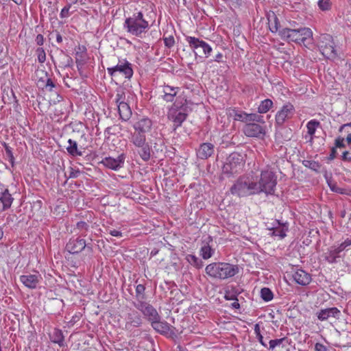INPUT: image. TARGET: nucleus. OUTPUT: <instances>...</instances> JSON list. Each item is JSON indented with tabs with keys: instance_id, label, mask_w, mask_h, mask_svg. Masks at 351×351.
Returning a JSON list of instances; mask_svg holds the SVG:
<instances>
[{
	"instance_id": "nucleus-1",
	"label": "nucleus",
	"mask_w": 351,
	"mask_h": 351,
	"mask_svg": "<svg viewBox=\"0 0 351 351\" xmlns=\"http://www.w3.org/2000/svg\"><path fill=\"white\" fill-rule=\"evenodd\" d=\"M205 271L211 278L226 280L237 274L239 271V267L237 265L217 262L208 265L206 267Z\"/></svg>"
},
{
	"instance_id": "nucleus-2",
	"label": "nucleus",
	"mask_w": 351,
	"mask_h": 351,
	"mask_svg": "<svg viewBox=\"0 0 351 351\" xmlns=\"http://www.w3.org/2000/svg\"><path fill=\"white\" fill-rule=\"evenodd\" d=\"M280 38L288 43L294 42L295 43L305 45V42L312 38L313 32L310 28L300 27L292 29L283 27L279 30Z\"/></svg>"
},
{
	"instance_id": "nucleus-3",
	"label": "nucleus",
	"mask_w": 351,
	"mask_h": 351,
	"mask_svg": "<svg viewBox=\"0 0 351 351\" xmlns=\"http://www.w3.org/2000/svg\"><path fill=\"white\" fill-rule=\"evenodd\" d=\"M276 184L277 176L274 172L262 171L259 181L256 182V194L264 193L266 195H274Z\"/></svg>"
},
{
	"instance_id": "nucleus-4",
	"label": "nucleus",
	"mask_w": 351,
	"mask_h": 351,
	"mask_svg": "<svg viewBox=\"0 0 351 351\" xmlns=\"http://www.w3.org/2000/svg\"><path fill=\"white\" fill-rule=\"evenodd\" d=\"M245 165L244 156L239 152L231 153L226 160L222 172L228 178L232 176L234 174L239 173Z\"/></svg>"
},
{
	"instance_id": "nucleus-5",
	"label": "nucleus",
	"mask_w": 351,
	"mask_h": 351,
	"mask_svg": "<svg viewBox=\"0 0 351 351\" xmlns=\"http://www.w3.org/2000/svg\"><path fill=\"white\" fill-rule=\"evenodd\" d=\"M123 27L129 33L138 36L148 28L149 23L143 19V14L138 12L125 20Z\"/></svg>"
},
{
	"instance_id": "nucleus-6",
	"label": "nucleus",
	"mask_w": 351,
	"mask_h": 351,
	"mask_svg": "<svg viewBox=\"0 0 351 351\" xmlns=\"http://www.w3.org/2000/svg\"><path fill=\"white\" fill-rule=\"evenodd\" d=\"M256 182H252L248 177L240 176L230 187V192L238 197H247L255 195Z\"/></svg>"
},
{
	"instance_id": "nucleus-7",
	"label": "nucleus",
	"mask_w": 351,
	"mask_h": 351,
	"mask_svg": "<svg viewBox=\"0 0 351 351\" xmlns=\"http://www.w3.org/2000/svg\"><path fill=\"white\" fill-rule=\"evenodd\" d=\"M318 48L322 54L327 59H335L337 57L332 36L328 34H321L319 38Z\"/></svg>"
},
{
	"instance_id": "nucleus-8",
	"label": "nucleus",
	"mask_w": 351,
	"mask_h": 351,
	"mask_svg": "<svg viewBox=\"0 0 351 351\" xmlns=\"http://www.w3.org/2000/svg\"><path fill=\"white\" fill-rule=\"evenodd\" d=\"M186 40L196 57L199 56L205 58L209 57L213 49L207 43L193 36H186Z\"/></svg>"
},
{
	"instance_id": "nucleus-9",
	"label": "nucleus",
	"mask_w": 351,
	"mask_h": 351,
	"mask_svg": "<svg viewBox=\"0 0 351 351\" xmlns=\"http://www.w3.org/2000/svg\"><path fill=\"white\" fill-rule=\"evenodd\" d=\"M107 71L112 77L114 76L117 72H119L127 79H130L134 73L132 64L125 59L119 60L117 65L108 68Z\"/></svg>"
},
{
	"instance_id": "nucleus-10",
	"label": "nucleus",
	"mask_w": 351,
	"mask_h": 351,
	"mask_svg": "<svg viewBox=\"0 0 351 351\" xmlns=\"http://www.w3.org/2000/svg\"><path fill=\"white\" fill-rule=\"evenodd\" d=\"M133 305L143 313L150 323L155 319L161 318L156 309L146 301L143 302H133Z\"/></svg>"
},
{
	"instance_id": "nucleus-11",
	"label": "nucleus",
	"mask_w": 351,
	"mask_h": 351,
	"mask_svg": "<svg viewBox=\"0 0 351 351\" xmlns=\"http://www.w3.org/2000/svg\"><path fill=\"white\" fill-rule=\"evenodd\" d=\"M152 328L158 333L174 339L177 337L175 332L176 328L169 324L166 321H160V319H155L151 322Z\"/></svg>"
},
{
	"instance_id": "nucleus-12",
	"label": "nucleus",
	"mask_w": 351,
	"mask_h": 351,
	"mask_svg": "<svg viewBox=\"0 0 351 351\" xmlns=\"http://www.w3.org/2000/svg\"><path fill=\"white\" fill-rule=\"evenodd\" d=\"M242 131L247 137L262 138L265 135V129L256 123H248L243 126Z\"/></svg>"
},
{
	"instance_id": "nucleus-13",
	"label": "nucleus",
	"mask_w": 351,
	"mask_h": 351,
	"mask_svg": "<svg viewBox=\"0 0 351 351\" xmlns=\"http://www.w3.org/2000/svg\"><path fill=\"white\" fill-rule=\"evenodd\" d=\"M295 110L292 104L288 102L285 104L276 114V124L282 125L287 119L291 118L295 114Z\"/></svg>"
},
{
	"instance_id": "nucleus-14",
	"label": "nucleus",
	"mask_w": 351,
	"mask_h": 351,
	"mask_svg": "<svg viewBox=\"0 0 351 351\" xmlns=\"http://www.w3.org/2000/svg\"><path fill=\"white\" fill-rule=\"evenodd\" d=\"M86 247V241L80 237L71 238L66 244L65 250L70 254H79Z\"/></svg>"
},
{
	"instance_id": "nucleus-15",
	"label": "nucleus",
	"mask_w": 351,
	"mask_h": 351,
	"mask_svg": "<svg viewBox=\"0 0 351 351\" xmlns=\"http://www.w3.org/2000/svg\"><path fill=\"white\" fill-rule=\"evenodd\" d=\"M125 159V154H121L119 156H118L117 158H116L110 156L106 157L101 161V163L103 164L107 168L117 171L123 167Z\"/></svg>"
},
{
	"instance_id": "nucleus-16",
	"label": "nucleus",
	"mask_w": 351,
	"mask_h": 351,
	"mask_svg": "<svg viewBox=\"0 0 351 351\" xmlns=\"http://www.w3.org/2000/svg\"><path fill=\"white\" fill-rule=\"evenodd\" d=\"M267 229L272 231L271 233V236H278L280 239H284L286 237V232L288 231V223L281 222L280 220L276 219L272 223V226H267Z\"/></svg>"
},
{
	"instance_id": "nucleus-17",
	"label": "nucleus",
	"mask_w": 351,
	"mask_h": 351,
	"mask_svg": "<svg viewBox=\"0 0 351 351\" xmlns=\"http://www.w3.org/2000/svg\"><path fill=\"white\" fill-rule=\"evenodd\" d=\"M152 145V153L153 157L157 158L163 155L166 148L164 139L161 137H156L154 140H151L149 143Z\"/></svg>"
},
{
	"instance_id": "nucleus-18",
	"label": "nucleus",
	"mask_w": 351,
	"mask_h": 351,
	"mask_svg": "<svg viewBox=\"0 0 351 351\" xmlns=\"http://www.w3.org/2000/svg\"><path fill=\"white\" fill-rule=\"evenodd\" d=\"M341 314V311L337 307L321 309L317 313V318L320 321L327 320L330 317L339 319Z\"/></svg>"
},
{
	"instance_id": "nucleus-19",
	"label": "nucleus",
	"mask_w": 351,
	"mask_h": 351,
	"mask_svg": "<svg viewBox=\"0 0 351 351\" xmlns=\"http://www.w3.org/2000/svg\"><path fill=\"white\" fill-rule=\"evenodd\" d=\"M174 107L178 110L175 112V114L173 115L174 125L176 127L181 126L182 123L186 120L188 114L186 110L188 106L182 105L178 106L176 103L173 104Z\"/></svg>"
},
{
	"instance_id": "nucleus-20",
	"label": "nucleus",
	"mask_w": 351,
	"mask_h": 351,
	"mask_svg": "<svg viewBox=\"0 0 351 351\" xmlns=\"http://www.w3.org/2000/svg\"><path fill=\"white\" fill-rule=\"evenodd\" d=\"M214 149L215 147L213 144L210 143H203L197 150V156L202 160L207 159L213 154Z\"/></svg>"
},
{
	"instance_id": "nucleus-21",
	"label": "nucleus",
	"mask_w": 351,
	"mask_h": 351,
	"mask_svg": "<svg viewBox=\"0 0 351 351\" xmlns=\"http://www.w3.org/2000/svg\"><path fill=\"white\" fill-rule=\"evenodd\" d=\"M40 276L38 274H27L20 276V281L29 289H36L40 282Z\"/></svg>"
},
{
	"instance_id": "nucleus-22",
	"label": "nucleus",
	"mask_w": 351,
	"mask_h": 351,
	"mask_svg": "<svg viewBox=\"0 0 351 351\" xmlns=\"http://www.w3.org/2000/svg\"><path fill=\"white\" fill-rule=\"evenodd\" d=\"M294 280L300 285H308L311 281V276L303 269H298L293 275Z\"/></svg>"
},
{
	"instance_id": "nucleus-23",
	"label": "nucleus",
	"mask_w": 351,
	"mask_h": 351,
	"mask_svg": "<svg viewBox=\"0 0 351 351\" xmlns=\"http://www.w3.org/2000/svg\"><path fill=\"white\" fill-rule=\"evenodd\" d=\"M149 144L150 143L146 142L144 145H140L137 147L138 148L137 152L144 162H147L153 158L152 145Z\"/></svg>"
},
{
	"instance_id": "nucleus-24",
	"label": "nucleus",
	"mask_w": 351,
	"mask_h": 351,
	"mask_svg": "<svg viewBox=\"0 0 351 351\" xmlns=\"http://www.w3.org/2000/svg\"><path fill=\"white\" fill-rule=\"evenodd\" d=\"M341 253L338 251L335 246H332L328 249V251L324 254V259L328 263L335 264L339 261L341 257Z\"/></svg>"
},
{
	"instance_id": "nucleus-25",
	"label": "nucleus",
	"mask_w": 351,
	"mask_h": 351,
	"mask_svg": "<svg viewBox=\"0 0 351 351\" xmlns=\"http://www.w3.org/2000/svg\"><path fill=\"white\" fill-rule=\"evenodd\" d=\"M14 201V198L10 193L9 190L5 189L0 193V202L2 204V210H7L9 209Z\"/></svg>"
},
{
	"instance_id": "nucleus-26",
	"label": "nucleus",
	"mask_w": 351,
	"mask_h": 351,
	"mask_svg": "<svg viewBox=\"0 0 351 351\" xmlns=\"http://www.w3.org/2000/svg\"><path fill=\"white\" fill-rule=\"evenodd\" d=\"M49 339L51 342L57 343L60 347H64V337L60 329L54 328L53 332L49 334Z\"/></svg>"
},
{
	"instance_id": "nucleus-27",
	"label": "nucleus",
	"mask_w": 351,
	"mask_h": 351,
	"mask_svg": "<svg viewBox=\"0 0 351 351\" xmlns=\"http://www.w3.org/2000/svg\"><path fill=\"white\" fill-rule=\"evenodd\" d=\"M243 289L239 287L230 286L225 290L224 298L226 300H238L237 296L242 292Z\"/></svg>"
},
{
	"instance_id": "nucleus-28",
	"label": "nucleus",
	"mask_w": 351,
	"mask_h": 351,
	"mask_svg": "<svg viewBox=\"0 0 351 351\" xmlns=\"http://www.w3.org/2000/svg\"><path fill=\"white\" fill-rule=\"evenodd\" d=\"M120 119L124 121L130 119L132 115V110L127 103H121L117 105Z\"/></svg>"
},
{
	"instance_id": "nucleus-29",
	"label": "nucleus",
	"mask_w": 351,
	"mask_h": 351,
	"mask_svg": "<svg viewBox=\"0 0 351 351\" xmlns=\"http://www.w3.org/2000/svg\"><path fill=\"white\" fill-rule=\"evenodd\" d=\"M291 343V340L287 337H282L280 339H271L269 340V350H273L276 347L281 346L282 348H285L287 346H289Z\"/></svg>"
},
{
	"instance_id": "nucleus-30",
	"label": "nucleus",
	"mask_w": 351,
	"mask_h": 351,
	"mask_svg": "<svg viewBox=\"0 0 351 351\" xmlns=\"http://www.w3.org/2000/svg\"><path fill=\"white\" fill-rule=\"evenodd\" d=\"M68 144L69 145L66 147V149L69 155L73 157L83 155V152L78 149L77 143L75 141L69 139Z\"/></svg>"
},
{
	"instance_id": "nucleus-31",
	"label": "nucleus",
	"mask_w": 351,
	"mask_h": 351,
	"mask_svg": "<svg viewBox=\"0 0 351 351\" xmlns=\"http://www.w3.org/2000/svg\"><path fill=\"white\" fill-rule=\"evenodd\" d=\"M142 324L141 317L137 313L129 314L128 321L126 324V328L129 326L133 327H139Z\"/></svg>"
},
{
	"instance_id": "nucleus-32",
	"label": "nucleus",
	"mask_w": 351,
	"mask_h": 351,
	"mask_svg": "<svg viewBox=\"0 0 351 351\" xmlns=\"http://www.w3.org/2000/svg\"><path fill=\"white\" fill-rule=\"evenodd\" d=\"M135 292L136 300L135 302H143L145 301L147 297L145 295V287L143 285L139 284L136 285Z\"/></svg>"
},
{
	"instance_id": "nucleus-33",
	"label": "nucleus",
	"mask_w": 351,
	"mask_h": 351,
	"mask_svg": "<svg viewBox=\"0 0 351 351\" xmlns=\"http://www.w3.org/2000/svg\"><path fill=\"white\" fill-rule=\"evenodd\" d=\"M273 101L270 99L262 101L258 107V112L263 114L267 112L273 106Z\"/></svg>"
},
{
	"instance_id": "nucleus-34",
	"label": "nucleus",
	"mask_w": 351,
	"mask_h": 351,
	"mask_svg": "<svg viewBox=\"0 0 351 351\" xmlns=\"http://www.w3.org/2000/svg\"><path fill=\"white\" fill-rule=\"evenodd\" d=\"M134 125L140 127L143 130L149 132L152 126V121L150 119L145 117L138 120L134 123Z\"/></svg>"
},
{
	"instance_id": "nucleus-35",
	"label": "nucleus",
	"mask_w": 351,
	"mask_h": 351,
	"mask_svg": "<svg viewBox=\"0 0 351 351\" xmlns=\"http://www.w3.org/2000/svg\"><path fill=\"white\" fill-rule=\"evenodd\" d=\"M302 164L304 167L309 168L316 173L320 172L322 165L319 162L315 160H304L302 161Z\"/></svg>"
},
{
	"instance_id": "nucleus-36",
	"label": "nucleus",
	"mask_w": 351,
	"mask_h": 351,
	"mask_svg": "<svg viewBox=\"0 0 351 351\" xmlns=\"http://www.w3.org/2000/svg\"><path fill=\"white\" fill-rule=\"evenodd\" d=\"M131 142L135 147H138L140 145H144V143H146V136L134 132L132 134Z\"/></svg>"
},
{
	"instance_id": "nucleus-37",
	"label": "nucleus",
	"mask_w": 351,
	"mask_h": 351,
	"mask_svg": "<svg viewBox=\"0 0 351 351\" xmlns=\"http://www.w3.org/2000/svg\"><path fill=\"white\" fill-rule=\"evenodd\" d=\"M325 177L327 180L328 184L332 191L339 194H347L346 189L338 186L336 183H333L328 180L326 171H325Z\"/></svg>"
},
{
	"instance_id": "nucleus-38",
	"label": "nucleus",
	"mask_w": 351,
	"mask_h": 351,
	"mask_svg": "<svg viewBox=\"0 0 351 351\" xmlns=\"http://www.w3.org/2000/svg\"><path fill=\"white\" fill-rule=\"evenodd\" d=\"M248 123H265V121L262 115L257 113H250L247 114L246 124H248Z\"/></svg>"
},
{
	"instance_id": "nucleus-39",
	"label": "nucleus",
	"mask_w": 351,
	"mask_h": 351,
	"mask_svg": "<svg viewBox=\"0 0 351 351\" xmlns=\"http://www.w3.org/2000/svg\"><path fill=\"white\" fill-rule=\"evenodd\" d=\"M320 126V122L316 119H312L307 123L308 134L311 136L315 134L316 129Z\"/></svg>"
},
{
	"instance_id": "nucleus-40",
	"label": "nucleus",
	"mask_w": 351,
	"mask_h": 351,
	"mask_svg": "<svg viewBox=\"0 0 351 351\" xmlns=\"http://www.w3.org/2000/svg\"><path fill=\"white\" fill-rule=\"evenodd\" d=\"M186 259L187 261L194 267L199 269L203 266V262L201 259L196 257L195 255L189 254L186 256Z\"/></svg>"
},
{
	"instance_id": "nucleus-41",
	"label": "nucleus",
	"mask_w": 351,
	"mask_h": 351,
	"mask_svg": "<svg viewBox=\"0 0 351 351\" xmlns=\"http://www.w3.org/2000/svg\"><path fill=\"white\" fill-rule=\"evenodd\" d=\"M261 297L265 302L271 301L274 298V293L268 287H263L261 290Z\"/></svg>"
},
{
	"instance_id": "nucleus-42",
	"label": "nucleus",
	"mask_w": 351,
	"mask_h": 351,
	"mask_svg": "<svg viewBox=\"0 0 351 351\" xmlns=\"http://www.w3.org/2000/svg\"><path fill=\"white\" fill-rule=\"evenodd\" d=\"M341 343L343 347H350L351 346V332H343L341 335Z\"/></svg>"
},
{
	"instance_id": "nucleus-43",
	"label": "nucleus",
	"mask_w": 351,
	"mask_h": 351,
	"mask_svg": "<svg viewBox=\"0 0 351 351\" xmlns=\"http://www.w3.org/2000/svg\"><path fill=\"white\" fill-rule=\"evenodd\" d=\"M42 83L43 85V88H46L49 91H52L53 88L56 87V84L53 82V81L50 77H47L46 80L43 79H40L38 80V84Z\"/></svg>"
},
{
	"instance_id": "nucleus-44",
	"label": "nucleus",
	"mask_w": 351,
	"mask_h": 351,
	"mask_svg": "<svg viewBox=\"0 0 351 351\" xmlns=\"http://www.w3.org/2000/svg\"><path fill=\"white\" fill-rule=\"evenodd\" d=\"M2 145L3 146V147L5 149L6 156L8 158L10 162L11 163L12 166L13 167L14 164V157L13 156L12 148L8 145V144H7L5 142H3L2 143Z\"/></svg>"
},
{
	"instance_id": "nucleus-45",
	"label": "nucleus",
	"mask_w": 351,
	"mask_h": 351,
	"mask_svg": "<svg viewBox=\"0 0 351 351\" xmlns=\"http://www.w3.org/2000/svg\"><path fill=\"white\" fill-rule=\"evenodd\" d=\"M202 256L204 259L210 258L213 254V250L208 245H204L201 248Z\"/></svg>"
},
{
	"instance_id": "nucleus-46",
	"label": "nucleus",
	"mask_w": 351,
	"mask_h": 351,
	"mask_svg": "<svg viewBox=\"0 0 351 351\" xmlns=\"http://www.w3.org/2000/svg\"><path fill=\"white\" fill-rule=\"evenodd\" d=\"M125 94L122 88H118L117 90L115 102L117 105H120L121 103L125 102Z\"/></svg>"
},
{
	"instance_id": "nucleus-47",
	"label": "nucleus",
	"mask_w": 351,
	"mask_h": 351,
	"mask_svg": "<svg viewBox=\"0 0 351 351\" xmlns=\"http://www.w3.org/2000/svg\"><path fill=\"white\" fill-rule=\"evenodd\" d=\"M36 53L38 57V61L40 63H44L46 60V53L43 47H38L36 50Z\"/></svg>"
},
{
	"instance_id": "nucleus-48",
	"label": "nucleus",
	"mask_w": 351,
	"mask_h": 351,
	"mask_svg": "<svg viewBox=\"0 0 351 351\" xmlns=\"http://www.w3.org/2000/svg\"><path fill=\"white\" fill-rule=\"evenodd\" d=\"M247 114V113H246L245 112L234 111V119L236 121H242V122L245 123V124H246Z\"/></svg>"
},
{
	"instance_id": "nucleus-49",
	"label": "nucleus",
	"mask_w": 351,
	"mask_h": 351,
	"mask_svg": "<svg viewBox=\"0 0 351 351\" xmlns=\"http://www.w3.org/2000/svg\"><path fill=\"white\" fill-rule=\"evenodd\" d=\"M318 6L323 11L330 10L331 6L330 0H319L318 1Z\"/></svg>"
},
{
	"instance_id": "nucleus-50",
	"label": "nucleus",
	"mask_w": 351,
	"mask_h": 351,
	"mask_svg": "<svg viewBox=\"0 0 351 351\" xmlns=\"http://www.w3.org/2000/svg\"><path fill=\"white\" fill-rule=\"evenodd\" d=\"M164 43L165 47L167 48H171L175 44L174 37L173 36H169L168 37L163 38Z\"/></svg>"
},
{
	"instance_id": "nucleus-51",
	"label": "nucleus",
	"mask_w": 351,
	"mask_h": 351,
	"mask_svg": "<svg viewBox=\"0 0 351 351\" xmlns=\"http://www.w3.org/2000/svg\"><path fill=\"white\" fill-rule=\"evenodd\" d=\"M351 245V239L348 238L343 242H342L338 247L336 248L341 253L343 252L347 247Z\"/></svg>"
},
{
	"instance_id": "nucleus-52",
	"label": "nucleus",
	"mask_w": 351,
	"mask_h": 351,
	"mask_svg": "<svg viewBox=\"0 0 351 351\" xmlns=\"http://www.w3.org/2000/svg\"><path fill=\"white\" fill-rule=\"evenodd\" d=\"M336 149L338 147V148H344L346 147V144L344 143V138L341 137V136H338L337 138H336L335 141V147Z\"/></svg>"
},
{
	"instance_id": "nucleus-53",
	"label": "nucleus",
	"mask_w": 351,
	"mask_h": 351,
	"mask_svg": "<svg viewBox=\"0 0 351 351\" xmlns=\"http://www.w3.org/2000/svg\"><path fill=\"white\" fill-rule=\"evenodd\" d=\"M76 227L78 230L88 231L89 228L88 224L83 221H78L76 224Z\"/></svg>"
},
{
	"instance_id": "nucleus-54",
	"label": "nucleus",
	"mask_w": 351,
	"mask_h": 351,
	"mask_svg": "<svg viewBox=\"0 0 351 351\" xmlns=\"http://www.w3.org/2000/svg\"><path fill=\"white\" fill-rule=\"evenodd\" d=\"M176 96V95L175 92H173V93H169L165 92V93H164V95L162 96V98L167 102H172Z\"/></svg>"
},
{
	"instance_id": "nucleus-55",
	"label": "nucleus",
	"mask_w": 351,
	"mask_h": 351,
	"mask_svg": "<svg viewBox=\"0 0 351 351\" xmlns=\"http://www.w3.org/2000/svg\"><path fill=\"white\" fill-rule=\"evenodd\" d=\"M179 89L178 87H173L169 85L165 86L163 88V93H165V92L169 93H173V92L176 93V95H177L178 90Z\"/></svg>"
},
{
	"instance_id": "nucleus-56",
	"label": "nucleus",
	"mask_w": 351,
	"mask_h": 351,
	"mask_svg": "<svg viewBox=\"0 0 351 351\" xmlns=\"http://www.w3.org/2000/svg\"><path fill=\"white\" fill-rule=\"evenodd\" d=\"M81 171L79 169H74L73 167H70V173L69 177L67 178V180L69 178H75L79 176Z\"/></svg>"
},
{
	"instance_id": "nucleus-57",
	"label": "nucleus",
	"mask_w": 351,
	"mask_h": 351,
	"mask_svg": "<svg viewBox=\"0 0 351 351\" xmlns=\"http://www.w3.org/2000/svg\"><path fill=\"white\" fill-rule=\"evenodd\" d=\"M341 160L344 162H351V152L345 151L341 155Z\"/></svg>"
},
{
	"instance_id": "nucleus-58",
	"label": "nucleus",
	"mask_w": 351,
	"mask_h": 351,
	"mask_svg": "<svg viewBox=\"0 0 351 351\" xmlns=\"http://www.w3.org/2000/svg\"><path fill=\"white\" fill-rule=\"evenodd\" d=\"M117 127H118V125L108 127L105 130L104 133L107 134L108 135H116V134H117L116 128Z\"/></svg>"
},
{
	"instance_id": "nucleus-59",
	"label": "nucleus",
	"mask_w": 351,
	"mask_h": 351,
	"mask_svg": "<svg viewBox=\"0 0 351 351\" xmlns=\"http://www.w3.org/2000/svg\"><path fill=\"white\" fill-rule=\"evenodd\" d=\"M70 7H71V5H69L68 6H65L62 9L61 12H60V17L62 19L69 16V10Z\"/></svg>"
},
{
	"instance_id": "nucleus-60",
	"label": "nucleus",
	"mask_w": 351,
	"mask_h": 351,
	"mask_svg": "<svg viewBox=\"0 0 351 351\" xmlns=\"http://www.w3.org/2000/svg\"><path fill=\"white\" fill-rule=\"evenodd\" d=\"M315 351H328V348L321 343H316L315 345Z\"/></svg>"
},
{
	"instance_id": "nucleus-61",
	"label": "nucleus",
	"mask_w": 351,
	"mask_h": 351,
	"mask_svg": "<svg viewBox=\"0 0 351 351\" xmlns=\"http://www.w3.org/2000/svg\"><path fill=\"white\" fill-rule=\"evenodd\" d=\"M337 149L335 147H332L331 149H330V154L329 155V156L327 158L328 160H332L333 159H335L337 156Z\"/></svg>"
},
{
	"instance_id": "nucleus-62",
	"label": "nucleus",
	"mask_w": 351,
	"mask_h": 351,
	"mask_svg": "<svg viewBox=\"0 0 351 351\" xmlns=\"http://www.w3.org/2000/svg\"><path fill=\"white\" fill-rule=\"evenodd\" d=\"M35 41L38 45L42 46L45 41L43 36L40 34H38L36 37Z\"/></svg>"
},
{
	"instance_id": "nucleus-63",
	"label": "nucleus",
	"mask_w": 351,
	"mask_h": 351,
	"mask_svg": "<svg viewBox=\"0 0 351 351\" xmlns=\"http://www.w3.org/2000/svg\"><path fill=\"white\" fill-rule=\"evenodd\" d=\"M254 332L256 335V338L258 340H261L262 335L261 333L260 326L258 324H255L254 326Z\"/></svg>"
},
{
	"instance_id": "nucleus-64",
	"label": "nucleus",
	"mask_w": 351,
	"mask_h": 351,
	"mask_svg": "<svg viewBox=\"0 0 351 351\" xmlns=\"http://www.w3.org/2000/svg\"><path fill=\"white\" fill-rule=\"evenodd\" d=\"M109 233L113 237H121L123 236L122 232L117 230H110Z\"/></svg>"
}]
</instances>
